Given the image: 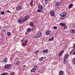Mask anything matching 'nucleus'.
Masks as SVG:
<instances>
[{"label":"nucleus","mask_w":75,"mask_h":75,"mask_svg":"<svg viewBox=\"0 0 75 75\" xmlns=\"http://www.w3.org/2000/svg\"><path fill=\"white\" fill-rule=\"evenodd\" d=\"M47 2V1H46V2H45V4H48V3Z\"/></svg>","instance_id":"nucleus-41"},{"label":"nucleus","mask_w":75,"mask_h":75,"mask_svg":"<svg viewBox=\"0 0 75 75\" xmlns=\"http://www.w3.org/2000/svg\"><path fill=\"white\" fill-rule=\"evenodd\" d=\"M8 75V73L7 72H4L2 73L1 75Z\"/></svg>","instance_id":"nucleus-16"},{"label":"nucleus","mask_w":75,"mask_h":75,"mask_svg":"<svg viewBox=\"0 0 75 75\" xmlns=\"http://www.w3.org/2000/svg\"><path fill=\"white\" fill-rule=\"evenodd\" d=\"M53 28L54 30H56V29H57V26H54V27Z\"/></svg>","instance_id":"nucleus-31"},{"label":"nucleus","mask_w":75,"mask_h":75,"mask_svg":"<svg viewBox=\"0 0 75 75\" xmlns=\"http://www.w3.org/2000/svg\"><path fill=\"white\" fill-rule=\"evenodd\" d=\"M38 12L41 13L42 11V8H43V6L42 5H40L38 6Z\"/></svg>","instance_id":"nucleus-2"},{"label":"nucleus","mask_w":75,"mask_h":75,"mask_svg":"<svg viewBox=\"0 0 75 75\" xmlns=\"http://www.w3.org/2000/svg\"><path fill=\"white\" fill-rule=\"evenodd\" d=\"M23 67H24V68H25V67H25V66H23Z\"/></svg>","instance_id":"nucleus-46"},{"label":"nucleus","mask_w":75,"mask_h":75,"mask_svg":"<svg viewBox=\"0 0 75 75\" xmlns=\"http://www.w3.org/2000/svg\"><path fill=\"white\" fill-rule=\"evenodd\" d=\"M74 47H73V50H72L71 51H73L74 50V49H75V47H74Z\"/></svg>","instance_id":"nucleus-37"},{"label":"nucleus","mask_w":75,"mask_h":75,"mask_svg":"<svg viewBox=\"0 0 75 75\" xmlns=\"http://www.w3.org/2000/svg\"><path fill=\"white\" fill-rule=\"evenodd\" d=\"M8 13H11V12H10V11H8V10L7 11Z\"/></svg>","instance_id":"nucleus-38"},{"label":"nucleus","mask_w":75,"mask_h":75,"mask_svg":"<svg viewBox=\"0 0 75 75\" xmlns=\"http://www.w3.org/2000/svg\"><path fill=\"white\" fill-rule=\"evenodd\" d=\"M1 68V67H0V69Z\"/></svg>","instance_id":"nucleus-50"},{"label":"nucleus","mask_w":75,"mask_h":75,"mask_svg":"<svg viewBox=\"0 0 75 75\" xmlns=\"http://www.w3.org/2000/svg\"><path fill=\"white\" fill-rule=\"evenodd\" d=\"M28 40H25V43H27V42H28Z\"/></svg>","instance_id":"nucleus-32"},{"label":"nucleus","mask_w":75,"mask_h":75,"mask_svg":"<svg viewBox=\"0 0 75 75\" xmlns=\"http://www.w3.org/2000/svg\"><path fill=\"white\" fill-rule=\"evenodd\" d=\"M23 8L21 6H18L16 7V10H21Z\"/></svg>","instance_id":"nucleus-10"},{"label":"nucleus","mask_w":75,"mask_h":75,"mask_svg":"<svg viewBox=\"0 0 75 75\" xmlns=\"http://www.w3.org/2000/svg\"><path fill=\"white\" fill-rule=\"evenodd\" d=\"M41 58H42V59H44V57H42Z\"/></svg>","instance_id":"nucleus-44"},{"label":"nucleus","mask_w":75,"mask_h":75,"mask_svg":"<svg viewBox=\"0 0 75 75\" xmlns=\"http://www.w3.org/2000/svg\"><path fill=\"white\" fill-rule=\"evenodd\" d=\"M11 34V33L9 32H8L7 33V35H8V36H10Z\"/></svg>","instance_id":"nucleus-25"},{"label":"nucleus","mask_w":75,"mask_h":75,"mask_svg":"<svg viewBox=\"0 0 75 75\" xmlns=\"http://www.w3.org/2000/svg\"><path fill=\"white\" fill-rule=\"evenodd\" d=\"M11 64H6L4 66V68L5 69H9L12 66Z\"/></svg>","instance_id":"nucleus-4"},{"label":"nucleus","mask_w":75,"mask_h":75,"mask_svg":"<svg viewBox=\"0 0 75 75\" xmlns=\"http://www.w3.org/2000/svg\"><path fill=\"white\" fill-rule=\"evenodd\" d=\"M36 70L35 69L33 68L31 70L30 72H34Z\"/></svg>","instance_id":"nucleus-17"},{"label":"nucleus","mask_w":75,"mask_h":75,"mask_svg":"<svg viewBox=\"0 0 75 75\" xmlns=\"http://www.w3.org/2000/svg\"><path fill=\"white\" fill-rule=\"evenodd\" d=\"M27 31H28V33H30V32L32 31V29L31 28H28Z\"/></svg>","instance_id":"nucleus-23"},{"label":"nucleus","mask_w":75,"mask_h":75,"mask_svg":"<svg viewBox=\"0 0 75 75\" xmlns=\"http://www.w3.org/2000/svg\"><path fill=\"white\" fill-rule=\"evenodd\" d=\"M64 73V71H61L59 73V75H62Z\"/></svg>","instance_id":"nucleus-15"},{"label":"nucleus","mask_w":75,"mask_h":75,"mask_svg":"<svg viewBox=\"0 0 75 75\" xmlns=\"http://www.w3.org/2000/svg\"><path fill=\"white\" fill-rule=\"evenodd\" d=\"M29 17V15H26L22 19L21 18L18 19V21L19 23H23L24 22H25L27 20H28Z\"/></svg>","instance_id":"nucleus-1"},{"label":"nucleus","mask_w":75,"mask_h":75,"mask_svg":"<svg viewBox=\"0 0 75 75\" xmlns=\"http://www.w3.org/2000/svg\"><path fill=\"white\" fill-rule=\"evenodd\" d=\"M3 31H4V32H5V30H4V29H3Z\"/></svg>","instance_id":"nucleus-45"},{"label":"nucleus","mask_w":75,"mask_h":75,"mask_svg":"<svg viewBox=\"0 0 75 75\" xmlns=\"http://www.w3.org/2000/svg\"><path fill=\"white\" fill-rule=\"evenodd\" d=\"M20 63V61H17L15 63V64L16 65H18Z\"/></svg>","instance_id":"nucleus-18"},{"label":"nucleus","mask_w":75,"mask_h":75,"mask_svg":"<svg viewBox=\"0 0 75 75\" xmlns=\"http://www.w3.org/2000/svg\"><path fill=\"white\" fill-rule=\"evenodd\" d=\"M14 75V72H13V73H11L10 74V75Z\"/></svg>","instance_id":"nucleus-35"},{"label":"nucleus","mask_w":75,"mask_h":75,"mask_svg":"<svg viewBox=\"0 0 75 75\" xmlns=\"http://www.w3.org/2000/svg\"><path fill=\"white\" fill-rule=\"evenodd\" d=\"M73 7V4H71L70 5H69L68 8H72Z\"/></svg>","instance_id":"nucleus-19"},{"label":"nucleus","mask_w":75,"mask_h":75,"mask_svg":"<svg viewBox=\"0 0 75 75\" xmlns=\"http://www.w3.org/2000/svg\"><path fill=\"white\" fill-rule=\"evenodd\" d=\"M26 43H25V46H26V45H27V44H26Z\"/></svg>","instance_id":"nucleus-40"},{"label":"nucleus","mask_w":75,"mask_h":75,"mask_svg":"<svg viewBox=\"0 0 75 75\" xmlns=\"http://www.w3.org/2000/svg\"><path fill=\"white\" fill-rule=\"evenodd\" d=\"M29 25L30 27H34V23L32 22H30L29 23Z\"/></svg>","instance_id":"nucleus-14"},{"label":"nucleus","mask_w":75,"mask_h":75,"mask_svg":"<svg viewBox=\"0 0 75 75\" xmlns=\"http://www.w3.org/2000/svg\"><path fill=\"white\" fill-rule=\"evenodd\" d=\"M50 14L51 16L53 17V16H55V12L54 11H50Z\"/></svg>","instance_id":"nucleus-5"},{"label":"nucleus","mask_w":75,"mask_h":75,"mask_svg":"<svg viewBox=\"0 0 75 75\" xmlns=\"http://www.w3.org/2000/svg\"><path fill=\"white\" fill-rule=\"evenodd\" d=\"M70 32L72 34H74L75 33V30L74 29L71 30H70Z\"/></svg>","instance_id":"nucleus-12"},{"label":"nucleus","mask_w":75,"mask_h":75,"mask_svg":"<svg viewBox=\"0 0 75 75\" xmlns=\"http://www.w3.org/2000/svg\"><path fill=\"white\" fill-rule=\"evenodd\" d=\"M60 25H61V26H62V27H63L64 26H65V25H66L65 23H60Z\"/></svg>","instance_id":"nucleus-20"},{"label":"nucleus","mask_w":75,"mask_h":75,"mask_svg":"<svg viewBox=\"0 0 75 75\" xmlns=\"http://www.w3.org/2000/svg\"><path fill=\"white\" fill-rule=\"evenodd\" d=\"M5 13L4 12V11H2L1 12V14H3V15H4V14Z\"/></svg>","instance_id":"nucleus-29"},{"label":"nucleus","mask_w":75,"mask_h":75,"mask_svg":"<svg viewBox=\"0 0 75 75\" xmlns=\"http://www.w3.org/2000/svg\"><path fill=\"white\" fill-rule=\"evenodd\" d=\"M54 40V37H52L51 38L49 39V41H52V40Z\"/></svg>","instance_id":"nucleus-26"},{"label":"nucleus","mask_w":75,"mask_h":75,"mask_svg":"<svg viewBox=\"0 0 75 75\" xmlns=\"http://www.w3.org/2000/svg\"><path fill=\"white\" fill-rule=\"evenodd\" d=\"M64 27L63 28V29L64 30H66V29H67V28H68V26H65L64 25Z\"/></svg>","instance_id":"nucleus-28"},{"label":"nucleus","mask_w":75,"mask_h":75,"mask_svg":"<svg viewBox=\"0 0 75 75\" xmlns=\"http://www.w3.org/2000/svg\"><path fill=\"white\" fill-rule=\"evenodd\" d=\"M16 59H18V57L16 58Z\"/></svg>","instance_id":"nucleus-48"},{"label":"nucleus","mask_w":75,"mask_h":75,"mask_svg":"<svg viewBox=\"0 0 75 75\" xmlns=\"http://www.w3.org/2000/svg\"><path fill=\"white\" fill-rule=\"evenodd\" d=\"M72 52H73V51L72 50L70 52V55H71V54H72Z\"/></svg>","instance_id":"nucleus-39"},{"label":"nucleus","mask_w":75,"mask_h":75,"mask_svg":"<svg viewBox=\"0 0 75 75\" xmlns=\"http://www.w3.org/2000/svg\"><path fill=\"white\" fill-rule=\"evenodd\" d=\"M64 52V51L61 50L59 54V56H62Z\"/></svg>","instance_id":"nucleus-9"},{"label":"nucleus","mask_w":75,"mask_h":75,"mask_svg":"<svg viewBox=\"0 0 75 75\" xmlns=\"http://www.w3.org/2000/svg\"><path fill=\"white\" fill-rule=\"evenodd\" d=\"M68 55H69V54H65V56L64 57V59H67L68 57Z\"/></svg>","instance_id":"nucleus-21"},{"label":"nucleus","mask_w":75,"mask_h":75,"mask_svg":"<svg viewBox=\"0 0 75 75\" xmlns=\"http://www.w3.org/2000/svg\"><path fill=\"white\" fill-rule=\"evenodd\" d=\"M34 67H35V68H37V65H35L34 66Z\"/></svg>","instance_id":"nucleus-36"},{"label":"nucleus","mask_w":75,"mask_h":75,"mask_svg":"<svg viewBox=\"0 0 75 75\" xmlns=\"http://www.w3.org/2000/svg\"><path fill=\"white\" fill-rule=\"evenodd\" d=\"M72 54H75V52H74L72 53Z\"/></svg>","instance_id":"nucleus-42"},{"label":"nucleus","mask_w":75,"mask_h":75,"mask_svg":"<svg viewBox=\"0 0 75 75\" xmlns=\"http://www.w3.org/2000/svg\"><path fill=\"white\" fill-rule=\"evenodd\" d=\"M61 4V3L59 2L57 3L55 5V7L56 8H58V7H59V5Z\"/></svg>","instance_id":"nucleus-8"},{"label":"nucleus","mask_w":75,"mask_h":75,"mask_svg":"<svg viewBox=\"0 0 75 75\" xmlns=\"http://www.w3.org/2000/svg\"><path fill=\"white\" fill-rule=\"evenodd\" d=\"M63 63L64 65H67L68 64V60H66L65 59H64Z\"/></svg>","instance_id":"nucleus-13"},{"label":"nucleus","mask_w":75,"mask_h":75,"mask_svg":"<svg viewBox=\"0 0 75 75\" xmlns=\"http://www.w3.org/2000/svg\"><path fill=\"white\" fill-rule=\"evenodd\" d=\"M48 50L47 49H45L42 50V52L44 54L45 53V54H48Z\"/></svg>","instance_id":"nucleus-11"},{"label":"nucleus","mask_w":75,"mask_h":75,"mask_svg":"<svg viewBox=\"0 0 75 75\" xmlns=\"http://www.w3.org/2000/svg\"><path fill=\"white\" fill-rule=\"evenodd\" d=\"M39 61H43V60L41 58H40L39 59Z\"/></svg>","instance_id":"nucleus-33"},{"label":"nucleus","mask_w":75,"mask_h":75,"mask_svg":"<svg viewBox=\"0 0 75 75\" xmlns=\"http://www.w3.org/2000/svg\"><path fill=\"white\" fill-rule=\"evenodd\" d=\"M7 61H8V59H7V58H5L2 60V62H5L6 63L7 62Z\"/></svg>","instance_id":"nucleus-7"},{"label":"nucleus","mask_w":75,"mask_h":75,"mask_svg":"<svg viewBox=\"0 0 75 75\" xmlns=\"http://www.w3.org/2000/svg\"><path fill=\"white\" fill-rule=\"evenodd\" d=\"M44 1H48V0H44Z\"/></svg>","instance_id":"nucleus-43"},{"label":"nucleus","mask_w":75,"mask_h":75,"mask_svg":"<svg viewBox=\"0 0 75 75\" xmlns=\"http://www.w3.org/2000/svg\"><path fill=\"white\" fill-rule=\"evenodd\" d=\"M40 51V50H38L37 51H36L35 52V53L36 54H37V53H38V52Z\"/></svg>","instance_id":"nucleus-30"},{"label":"nucleus","mask_w":75,"mask_h":75,"mask_svg":"<svg viewBox=\"0 0 75 75\" xmlns=\"http://www.w3.org/2000/svg\"><path fill=\"white\" fill-rule=\"evenodd\" d=\"M73 61H74V65H75V58H74L73 59Z\"/></svg>","instance_id":"nucleus-34"},{"label":"nucleus","mask_w":75,"mask_h":75,"mask_svg":"<svg viewBox=\"0 0 75 75\" xmlns=\"http://www.w3.org/2000/svg\"><path fill=\"white\" fill-rule=\"evenodd\" d=\"M46 34L47 35H49L51 34V32L49 30H47L45 32Z\"/></svg>","instance_id":"nucleus-6"},{"label":"nucleus","mask_w":75,"mask_h":75,"mask_svg":"<svg viewBox=\"0 0 75 75\" xmlns=\"http://www.w3.org/2000/svg\"><path fill=\"white\" fill-rule=\"evenodd\" d=\"M23 40H24L23 39H22V40H21L22 41H23Z\"/></svg>","instance_id":"nucleus-47"},{"label":"nucleus","mask_w":75,"mask_h":75,"mask_svg":"<svg viewBox=\"0 0 75 75\" xmlns=\"http://www.w3.org/2000/svg\"><path fill=\"white\" fill-rule=\"evenodd\" d=\"M35 38H38L39 37H39V36L38 34H37L36 35H35L34 36Z\"/></svg>","instance_id":"nucleus-27"},{"label":"nucleus","mask_w":75,"mask_h":75,"mask_svg":"<svg viewBox=\"0 0 75 75\" xmlns=\"http://www.w3.org/2000/svg\"><path fill=\"white\" fill-rule=\"evenodd\" d=\"M60 16H62V19L64 20V17H65L67 16V13L65 12H62L59 14Z\"/></svg>","instance_id":"nucleus-3"},{"label":"nucleus","mask_w":75,"mask_h":75,"mask_svg":"<svg viewBox=\"0 0 75 75\" xmlns=\"http://www.w3.org/2000/svg\"><path fill=\"white\" fill-rule=\"evenodd\" d=\"M38 35H39V37H41V35H42V33L40 32H39L38 33Z\"/></svg>","instance_id":"nucleus-24"},{"label":"nucleus","mask_w":75,"mask_h":75,"mask_svg":"<svg viewBox=\"0 0 75 75\" xmlns=\"http://www.w3.org/2000/svg\"><path fill=\"white\" fill-rule=\"evenodd\" d=\"M45 58H46V57H44Z\"/></svg>","instance_id":"nucleus-49"},{"label":"nucleus","mask_w":75,"mask_h":75,"mask_svg":"<svg viewBox=\"0 0 75 75\" xmlns=\"http://www.w3.org/2000/svg\"><path fill=\"white\" fill-rule=\"evenodd\" d=\"M34 2V1L33 0H32L30 1V5L31 6H33V3Z\"/></svg>","instance_id":"nucleus-22"}]
</instances>
